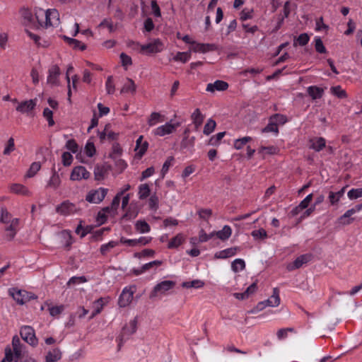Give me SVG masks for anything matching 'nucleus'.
I'll return each mask as SVG.
<instances>
[{
  "instance_id": "bf43d9fd",
  "label": "nucleus",
  "mask_w": 362,
  "mask_h": 362,
  "mask_svg": "<svg viewBox=\"0 0 362 362\" xmlns=\"http://www.w3.org/2000/svg\"><path fill=\"white\" fill-rule=\"evenodd\" d=\"M4 359L8 362H17L19 358H16L15 353L11 350V347L7 346L5 349V357Z\"/></svg>"
},
{
  "instance_id": "ea45409f",
  "label": "nucleus",
  "mask_w": 362,
  "mask_h": 362,
  "mask_svg": "<svg viewBox=\"0 0 362 362\" xmlns=\"http://www.w3.org/2000/svg\"><path fill=\"white\" fill-rule=\"evenodd\" d=\"M245 268V262L243 259L238 258L231 263V269L234 272H239Z\"/></svg>"
},
{
  "instance_id": "f704fd0d",
  "label": "nucleus",
  "mask_w": 362,
  "mask_h": 362,
  "mask_svg": "<svg viewBox=\"0 0 362 362\" xmlns=\"http://www.w3.org/2000/svg\"><path fill=\"white\" fill-rule=\"evenodd\" d=\"M163 121L164 117L160 113L153 112L151 114L147 122L150 127H153L158 123L163 122Z\"/></svg>"
},
{
  "instance_id": "f257e3e1",
  "label": "nucleus",
  "mask_w": 362,
  "mask_h": 362,
  "mask_svg": "<svg viewBox=\"0 0 362 362\" xmlns=\"http://www.w3.org/2000/svg\"><path fill=\"white\" fill-rule=\"evenodd\" d=\"M35 16L42 28L57 26L59 23V12L54 8L44 10L41 8H35Z\"/></svg>"
},
{
  "instance_id": "f3484780",
  "label": "nucleus",
  "mask_w": 362,
  "mask_h": 362,
  "mask_svg": "<svg viewBox=\"0 0 362 362\" xmlns=\"http://www.w3.org/2000/svg\"><path fill=\"white\" fill-rule=\"evenodd\" d=\"M311 256L308 254L302 255L298 257L292 263L288 264L287 269L292 271L301 267L304 264L310 260Z\"/></svg>"
},
{
  "instance_id": "a211bd4d",
  "label": "nucleus",
  "mask_w": 362,
  "mask_h": 362,
  "mask_svg": "<svg viewBox=\"0 0 362 362\" xmlns=\"http://www.w3.org/2000/svg\"><path fill=\"white\" fill-rule=\"evenodd\" d=\"M239 251L240 248L238 247H228L216 252L214 254V257L216 259H227L234 257Z\"/></svg>"
},
{
  "instance_id": "f8f14e48",
  "label": "nucleus",
  "mask_w": 362,
  "mask_h": 362,
  "mask_svg": "<svg viewBox=\"0 0 362 362\" xmlns=\"http://www.w3.org/2000/svg\"><path fill=\"white\" fill-rule=\"evenodd\" d=\"M90 176V173L86 168L81 165L76 166L73 168L70 179L73 181H81L82 180H88Z\"/></svg>"
},
{
  "instance_id": "69168bd1",
  "label": "nucleus",
  "mask_w": 362,
  "mask_h": 362,
  "mask_svg": "<svg viewBox=\"0 0 362 362\" xmlns=\"http://www.w3.org/2000/svg\"><path fill=\"white\" fill-rule=\"evenodd\" d=\"M62 160L64 166H69L73 161V156L70 152H64L62 156Z\"/></svg>"
},
{
  "instance_id": "79ce46f5",
  "label": "nucleus",
  "mask_w": 362,
  "mask_h": 362,
  "mask_svg": "<svg viewBox=\"0 0 362 362\" xmlns=\"http://www.w3.org/2000/svg\"><path fill=\"white\" fill-rule=\"evenodd\" d=\"M330 92L332 95L339 98H345L347 97L345 90H344L340 86L331 87Z\"/></svg>"
},
{
  "instance_id": "f03ea898",
  "label": "nucleus",
  "mask_w": 362,
  "mask_h": 362,
  "mask_svg": "<svg viewBox=\"0 0 362 362\" xmlns=\"http://www.w3.org/2000/svg\"><path fill=\"white\" fill-rule=\"evenodd\" d=\"M134 49L140 54L145 55L156 54L163 52L165 49L163 42L159 38H154L146 44L136 42Z\"/></svg>"
},
{
  "instance_id": "c9c22d12",
  "label": "nucleus",
  "mask_w": 362,
  "mask_h": 362,
  "mask_svg": "<svg viewBox=\"0 0 362 362\" xmlns=\"http://www.w3.org/2000/svg\"><path fill=\"white\" fill-rule=\"evenodd\" d=\"M83 154L88 158H92L96 153V149L93 142L91 140H88L83 151Z\"/></svg>"
},
{
  "instance_id": "49530a36",
  "label": "nucleus",
  "mask_w": 362,
  "mask_h": 362,
  "mask_svg": "<svg viewBox=\"0 0 362 362\" xmlns=\"http://www.w3.org/2000/svg\"><path fill=\"white\" fill-rule=\"evenodd\" d=\"M41 164L40 162H34L33 163L26 174L28 177H32L36 175V173L40 170Z\"/></svg>"
},
{
  "instance_id": "20e7f679",
  "label": "nucleus",
  "mask_w": 362,
  "mask_h": 362,
  "mask_svg": "<svg viewBox=\"0 0 362 362\" xmlns=\"http://www.w3.org/2000/svg\"><path fill=\"white\" fill-rule=\"evenodd\" d=\"M175 286V282L173 281L165 280L157 284L150 294L151 298H154L158 296L165 294L166 292L171 290Z\"/></svg>"
},
{
  "instance_id": "473e14b6",
  "label": "nucleus",
  "mask_w": 362,
  "mask_h": 362,
  "mask_svg": "<svg viewBox=\"0 0 362 362\" xmlns=\"http://www.w3.org/2000/svg\"><path fill=\"white\" fill-rule=\"evenodd\" d=\"M151 189L148 184H141L138 187V197L141 200L146 199L150 196Z\"/></svg>"
},
{
  "instance_id": "c03bdc74",
  "label": "nucleus",
  "mask_w": 362,
  "mask_h": 362,
  "mask_svg": "<svg viewBox=\"0 0 362 362\" xmlns=\"http://www.w3.org/2000/svg\"><path fill=\"white\" fill-rule=\"evenodd\" d=\"M271 120L276 123V125L279 127V125H283L287 122L288 119L286 115L281 114H274L270 117Z\"/></svg>"
},
{
  "instance_id": "7c9ffc66",
  "label": "nucleus",
  "mask_w": 362,
  "mask_h": 362,
  "mask_svg": "<svg viewBox=\"0 0 362 362\" xmlns=\"http://www.w3.org/2000/svg\"><path fill=\"white\" fill-rule=\"evenodd\" d=\"M136 91V85L133 80L127 78L121 88V93H134Z\"/></svg>"
},
{
  "instance_id": "052dcab7",
  "label": "nucleus",
  "mask_w": 362,
  "mask_h": 362,
  "mask_svg": "<svg viewBox=\"0 0 362 362\" xmlns=\"http://www.w3.org/2000/svg\"><path fill=\"white\" fill-rule=\"evenodd\" d=\"M351 215L346 211L342 216H341L338 221L340 224L346 226L349 225L354 221V218H351Z\"/></svg>"
},
{
  "instance_id": "0eeeda50",
  "label": "nucleus",
  "mask_w": 362,
  "mask_h": 362,
  "mask_svg": "<svg viewBox=\"0 0 362 362\" xmlns=\"http://www.w3.org/2000/svg\"><path fill=\"white\" fill-rule=\"evenodd\" d=\"M136 288L134 286L124 287L119 296L118 305L121 308L128 306L132 301Z\"/></svg>"
},
{
  "instance_id": "e2e57ef3",
  "label": "nucleus",
  "mask_w": 362,
  "mask_h": 362,
  "mask_svg": "<svg viewBox=\"0 0 362 362\" xmlns=\"http://www.w3.org/2000/svg\"><path fill=\"white\" fill-rule=\"evenodd\" d=\"M87 281V279L85 276H72L69 279V280L67 282L68 286L71 285H75V284H79L82 283H85Z\"/></svg>"
},
{
  "instance_id": "a878e982",
  "label": "nucleus",
  "mask_w": 362,
  "mask_h": 362,
  "mask_svg": "<svg viewBox=\"0 0 362 362\" xmlns=\"http://www.w3.org/2000/svg\"><path fill=\"white\" fill-rule=\"evenodd\" d=\"M137 329V320L136 318L131 320L127 323L122 329L123 336L127 335V337L133 334L136 332Z\"/></svg>"
},
{
  "instance_id": "a18cd8bd",
  "label": "nucleus",
  "mask_w": 362,
  "mask_h": 362,
  "mask_svg": "<svg viewBox=\"0 0 362 362\" xmlns=\"http://www.w3.org/2000/svg\"><path fill=\"white\" fill-rule=\"evenodd\" d=\"M119 57L122 66L125 70H127L128 68L132 64V57L124 52L120 54Z\"/></svg>"
},
{
  "instance_id": "58836bf2",
  "label": "nucleus",
  "mask_w": 362,
  "mask_h": 362,
  "mask_svg": "<svg viewBox=\"0 0 362 362\" xmlns=\"http://www.w3.org/2000/svg\"><path fill=\"white\" fill-rule=\"evenodd\" d=\"M191 58L190 52H178L175 56L173 57V59L175 62H180L182 63H186Z\"/></svg>"
},
{
  "instance_id": "13d9d810",
  "label": "nucleus",
  "mask_w": 362,
  "mask_h": 362,
  "mask_svg": "<svg viewBox=\"0 0 362 362\" xmlns=\"http://www.w3.org/2000/svg\"><path fill=\"white\" fill-rule=\"evenodd\" d=\"M251 235L255 240H262L267 237V231L263 228L253 230Z\"/></svg>"
},
{
  "instance_id": "4d7b16f0",
  "label": "nucleus",
  "mask_w": 362,
  "mask_h": 362,
  "mask_svg": "<svg viewBox=\"0 0 362 362\" xmlns=\"http://www.w3.org/2000/svg\"><path fill=\"white\" fill-rule=\"evenodd\" d=\"M43 117L47 119L48 122V125L49 127H52L54 124V121L53 119V112L48 107H46L43 110Z\"/></svg>"
},
{
  "instance_id": "9b49d317",
  "label": "nucleus",
  "mask_w": 362,
  "mask_h": 362,
  "mask_svg": "<svg viewBox=\"0 0 362 362\" xmlns=\"http://www.w3.org/2000/svg\"><path fill=\"white\" fill-rule=\"evenodd\" d=\"M59 76H60V69L59 67L53 64L49 66L48 69V75L47 78V83L52 86H59Z\"/></svg>"
},
{
  "instance_id": "b1692460",
  "label": "nucleus",
  "mask_w": 362,
  "mask_h": 362,
  "mask_svg": "<svg viewBox=\"0 0 362 362\" xmlns=\"http://www.w3.org/2000/svg\"><path fill=\"white\" fill-rule=\"evenodd\" d=\"M143 139V136H139L136 141L135 151H136V154H138L139 157L143 156V155L147 151L148 146V142L144 141Z\"/></svg>"
},
{
  "instance_id": "4c0bfd02",
  "label": "nucleus",
  "mask_w": 362,
  "mask_h": 362,
  "mask_svg": "<svg viewBox=\"0 0 362 362\" xmlns=\"http://www.w3.org/2000/svg\"><path fill=\"white\" fill-rule=\"evenodd\" d=\"M26 34L30 37V40H32L37 45L42 46V47H47L49 43L47 41L45 40H41V38L39 35H37L35 33H33L31 31L26 30Z\"/></svg>"
},
{
  "instance_id": "6e6d98bb",
  "label": "nucleus",
  "mask_w": 362,
  "mask_h": 362,
  "mask_svg": "<svg viewBox=\"0 0 362 362\" xmlns=\"http://www.w3.org/2000/svg\"><path fill=\"white\" fill-rule=\"evenodd\" d=\"M314 42H315V48L317 52H319L320 54H323V53L326 52V48L324 46L322 40L320 37L316 36L314 39Z\"/></svg>"
},
{
  "instance_id": "aec40b11",
  "label": "nucleus",
  "mask_w": 362,
  "mask_h": 362,
  "mask_svg": "<svg viewBox=\"0 0 362 362\" xmlns=\"http://www.w3.org/2000/svg\"><path fill=\"white\" fill-rule=\"evenodd\" d=\"M346 187H343L337 192L330 191L328 194V200L331 206H336L338 204L341 199L344 197Z\"/></svg>"
},
{
  "instance_id": "412c9836",
  "label": "nucleus",
  "mask_w": 362,
  "mask_h": 362,
  "mask_svg": "<svg viewBox=\"0 0 362 362\" xmlns=\"http://www.w3.org/2000/svg\"><path fill=\"white\" fill-rule=\"evenodd\" d=\"M60 243L65 248H69L73 243V238L70 230H64L59 233Z\"/></svg>"
},
{
  "instance_id": "c85d7f7f",
  "label": "nucleus",
  "mask_w": 362,
  "mask_h": 362,
  "mask_svg": "<svg viewBox=\"0 0 362 362\" xmlns=\"http://www.w3.org/2000/svg\"><path fill=\"white\" fill-rule=\"evenodd\" d=\"M307 92L313 100H316L322 97L324 89L316 86H310L308 88Z\"/></svg>"
},
{
  "instance_id": "8fccbe9b",
  "label": "nucleus",
  "mask_w": 362,
  "mask_h": 362,
  "mask_svg": "<svg viewBox=\"0 0 362 362\" xmlns=\"http://www.w3.org/2000/svg\"><path fill=\"white\" fill-rule=\"evenodd\" d=\"M347 197L350 200L362 197V188H352L347 192Z\"/></svg>"
},
{
  "instance_id": "ddd939ff",
  "label": "nucleus",
  "mask_w": 362,
  "mask_h": 362,
  "mask_svg": "<svg viewBox=\"0 0 362 362\" xmlns=\"http://www.w3.org/2000/svg\"><path fill=\"white\" fill-rule=\"evenodd\" d=\"M216 49V46L214 44L209 43H199L197 42H194V43L191 45V47L189 50L190 53H206L210 51H214Z\"/></svg>"
},
{
  "instance_id": "9d476101",
  "label": "nucleus",
  "mask_w": 362,
  "mask_h": 362,
  "mask_svg": "<svg viewBox=\"0 0 362 362\" xmlns=\"http://www.w3.org/2000/svg\"><path fill=\"white\" fill-rule=\"evenodd\" d=\"M280 302L279 291L278 288H274L272 295L267 300L259 303L257 307L260 310L267 306L277 307L280 304Z\"/></svg>"
},
{
  "instance_id": "423d86ee",
  "label": "nucleus",
  "mask_w": 362,
  "mask_h": 362,
  "mask_svg": "<svg viewBox=\"0 0 362 362\" xmlns=\"http://www.w3.org/2000/svg\"><path fill=\"white\" fill-rule=\"evenodd\" d=\"M107 194V189L99 187L96 189L90 190L88 192L86 197V200L92 204H99L105 197Z\"/></svg>"
},
{
  "instance_id": "37998d69",
  "label": "nucleus",
  "mask_w": 362,
  "mask_h": 362,
  "mask_svg": "<svg viewBox=\"0 0 362 362\" xmlns=\"http://www.w3.org/2000/svg\"><path fill=\"white\" fill-rule=\"evenodd\" d=\"M216 126V123L215 120L213 119H209L204 125L203 133L205 135H209L214 131Z\"/></svg>"
},
{
  "instance_id": "5701e85b",
  "label": "nucleus",
  "mask_w": 362,
  "mask_h": 362,
  "mask_svg": "<svg viewBox=\"0 0 362 362\" xmlns=\"http://www.w3.org/2000/svg\"><path fill=\"white\" fill-rule=\"evenodd\" d=\"M214 236H216L221 240H227L232 235L230 226L225 225L223 228L218 231H213Z\"/></svg>"
},
{
  "instance_id": "09e8293b",
  "label": "nucleus",
  "mask_w": 362,
  "mask_h": 362,
  "mask_svg": "<svg viewBox=\"0 0 362 362\" xmlns=\"http://www.w3.org/2000/svg\"><path fill=\"white\" fill-rule=\"evenodd\" d=\"M108 215L110 216V208L105 207L102 211H99L97 216V221L100 224L104 223Z\"/></svg>"
},
{
  "instance_id": "dca6fc26",
  "label": "nucleus",
  "mask_w": 362,
  "mask_h": 362,
  "mask_svg": "<svg viewBox=\"0 0 362 362\" xmlns=\"http://www.w3.org/2000/svg\"><path fill=\"white\" fill-rule=\"evenodd\" d=\"M228 84L224 81L216 80L214 83H209L207 84L206 90L214 93L215 91H223L227 90Z\"/></svg>"
},
{
  "instance_id": "72a5a7b5",
  "label": "nucleus",
  "mask_w": 362,
  "mask_h": 362,
  "mask_svg": "<svg viewBox=\"0 0 362 362\" xmlns=\"http://www.w3.org/2000/svg\"><path fill=\"white\" fill-rule=\"evenodd\" d=\"M204 281L200 279H194L192 281H184L182 284V286L185 288H194L197 289L204 287Z\"/></svg>"
},
{
  "instance_id": "39448f33",
  "label": "nucleus",
  "mask_w": 362,
  "mask_h": 362,
  "mask_svg": "<svg viewBox=\"0 0 362 362\" xmlns=\"http://www.w3.org/2000/svg\"><path fill=\"white\" fill-rule=\"evenodd\" d=\"M179 125L180 124L178 122L170 120L164 124L154 129L152 132L155 136H165L173 134L177 129Z\"/></svg>"
},
{
  "instance_id": "2eb2a0df",
  "label": "nucleus",
  "mask_w": 362,
  "mask_h": 362,
  "mask_svg": "<svg viewBox=\"0 0 362 362\" xmlns=\"http://www.w3.org/2000/svg\"><path fill=\"white\" fill-rule=\"evenodd\" d=\"M110 300V297L100 298L93 303V312L90 316V319L93 318L98 314L100 313L104 306Z\"/></svg>"
},
{
  "instance_id": "cd10ccee",
  "label": "nucleus",
  "mask_w": 362,
  "mask_h": 362,
  "mask_svg": "<svg viewBox=\"0 0 362 362\" xmlns=\"http://www.w3.org/2000/svg\"><path fill=\"white\" fill-rule=\"evenodd\" d=\"M191 118L192 120V123L194 124L195 128L198 129L202 124L204 116L201 112L199 108L194 110L191 115Z\"/></svg>"
},
{
  "instance_id": "774afa93",
  "label": "nucleus",
  "mask_w": 362,
  "mask_h": 362,
  "mask_svg": "<svg viewBox=\"0 0 362 362\" xmlns=\"http://www.w3.org/2000/svg\"><path fill=\"white\" fill-rule=\"evenodd\" d=\"M313 199V194H308L298 204L299 208L303 210L308 208L310 203Z\"/></svg>"
},
{
  "instance_id": "bb28decb",
  "label": "nucleus",
  "mask_w": 362,
  "mask_h": 362,
  "mask_svg": "<svg viewBox=\"0 0 362 362\" xmlns=\"http://www.w3.org/2000/svg\"><path fill=\"white\" fill-rule=\"evenodd\" d=\"M19 220L18 218H13L10 222V225L6 228L7 232L6 237L9 240H12L17 232Z\"/></svg>"
},
{
  "instance_id": "4468645a",
  "label": "nucleus",
  "mask_w": 362,
  "mask_h": 362,
  "mask_svg": "<svg viewBox=\"0 0 362 362\" xmlns=\"http://www.w3.org/2000/svg\"><path fill=\"white\" fill-rule=\"evenodd\" d=\"M76 210V206L69 201L62 202L57 207V212L63 216L71 215L74 214Z\"/></svg>"
},
{
  "instance_id": "6e6552de",
  "label": "nucleus",
  "mask_w": 362,
  "mask_h": 362,
  "mask_svg": "<svg viewBox=\"0 0 362 362\" xmlns=\"http://www.w3.org/2000/svg\"><path fill=\"white\" fill-rule=\"evenodd\" d=\"M37 103V99H30L18 103L16 110L21 114H25L28 116H33V110H35Z\"/></svg>"
},
{
  "instance_id": "a19ab883",
  "label": "nucleus",
  "mask_w": 362,
  "mask_h": 362,
  "mask_svg": "<svg viewBox=\"0 0 362 362\" xmlns=\"http://www.w3.org/2000/svg\"><path fill=\"white\" fill-rule=\"evenodd\" d=\"M118 245V242L111 240L100 246V252L103 255H106L112 248Z\"/></svg>"
},
{
  "instance_id": "2f4dec72",
  "label": "nucleus",
  "mask_w": 362,
  "mask_h": 362,
  "mask_svg": "<svg viewBox=\"0 0 362 362\" xmlns=\"http://www.w3.org/2000/svg\"><path fill=\"white\" fill-rule=\"evenodd\" d=\"M63 37L66 41V42L74 49L83 51L86 48L85 44L82 43L81 41L76 39L69 37L66 36H64Z\"/></svg>"
},
{
  "instance_id": "393cba45",
  "label": "nucleus",
  "mask_w": 362,
  "mask_h": 362,
  "mask_svg": "<svg viewBox=\"0 0 362 362\" xmlns=\"http://www.w3.org/2000/svg\"><path fill=\"white\" fill-rule=\"evenodd\" d=\"M10 191L12 193L23 195V196H29L30 195V192L29 189L24 185L21 184H12L10 186Z\"/></svg>"
},
{
  "instance_id": "6ab92c4d",
  "label": "nucleus",
  "mask_w": 362,
  "mask_h": 362,
  "mask_svg": "<svg viewBox=\"0 0 362 362\" xmlns=\"http://www.w3.org/2000/svg\"><path fill=\"white\" fill-rule=\"evenodd\" d=\"M309 148L315 152H320L326 146V140L323 137H313L309 140Z\"/></svg>"
},
{
  "instance_id": "c756f323",
  "label": "nucleus",
  "mask_w": 362,
  "mask_h": 362,
  "mask_svg": "<svg viewBox=\"0 0 362 362\" xmlns=\"http://www.w3.org/2000/svg\"><path fill=\"white\" fill-rule=\"evenodd\" d=\"M62 358V352L61 351L56 348L49 351L46 355L45 361L46 362H57L60 360Z\"/></svg>"
},
{
  "instance_id": "864d4df0",
  "label": "nucleus",
  "mask_w": 362,
  "mask_h": 362,
  "mask_svg": "<svg viewBox=\"0 0 362 362\" xmlns=\"http://www.w3.org/2000/svg\"><path fill=\"white\" fill-rule=\"evenodd\" d=\"M60 183H61V180H60L59 176L57 173H54L51 176L47 185L53 189H57L60 185Z\"/></svg>"
},
{
  "instance_id": "de8ad7c7",
  "label": "nucleus",
  "mask_w": 362,
  "mask_h": 362,
  "mask_svg": "<svg viewBox=\"0 0 362 362\" xmlns=\"http://www.w3.org/2000/svg\"><path fill=\"white\" fill-rule=\"evenodd\" d=\"M262 132L263 133L272 132L277 134L279 133V127L276 125V123L271 120V118L269 117L268 124L262 129Z\"/></svg>"
},
{
  "instance_id": "4be33fe9",
  "label": "nucleus",
  "mask_w": 362,
  "mask_h": 362,
  "mask_svg": "<svg viewBox=\"0 0 362 362\" xmlns=\"http://www.w3.org/2000/svg\"><path fill=\"white\" fill-rule=\"evenodd\" d=\"M186 239V236L182 233H177L175 237L171 238V240L168 242V249H175L179 246L182 245Z\"/></svg>"
},
{
  "instance_id": "5fc2aeb1",
  "label": "nucleus",
  "mask_w": 362,
  "mask_h": 362,
  "mask_svg": "<svg viewBox=\"0 0 362 362\" xmlns=\"http://www.w3.org/2000/svg\"><path fill=\"white\" fill-rule=\"evenodd\" d=\"M15 150V142L13 137L9 138L6 145L4 147L3 153L5 156H8L11 152Z\"/></svg>"
},
{
  "instance_id": "338daca9",
  "label": "nucleus",
  "mask_w": 362,
  "mask_h": 362,
  "mask_svg": "<svg viewBox=\"0 0 362 362\" xmlns=\"http://www.w3.org/2000/svg\"><path fill=\"white\" fill-rule=\"evenodd\" d=\"M225 134H226V132H218L215 136H213L210 139V141H209L210 144L212 146L218 145L219 144L220 141L223 138Z\"/></svg>"
},
{
  "instance_id": "0e129e2a",
  "label": "nucleus",
  "mask_w": 362,
  "mask_h": 362,
  "mask_svg": "<svg viewBox=\"0 0 362 362\" xmlns=\"http://www.w3.org/2000/svg\"><path fill=\"white\" fill-rule=\"evenodd\" d=\"M66 148L72 153H76L78 150V146L74 139H69L66 141Z\"/></svg>"
},
{
  "instance_id": "603ef678",
  "label": "nucleus",
  "mask_w": 362,
  "mask_h": 362,
  "mask_svg": "<svg viewBox=\"0 0 362 362\" xmlns=\"http://www.w3.org/2000/svg\"><path fill=\"white\" fill-rule=\"evenodd\" d=\"M121 197H122L119 196L117 194L116 196L112 199L111 206H108L110 208V216H113L114 214H116L117 210L119 206Z\"/></svg>"
},
{
  "instance_id": "3c124183",
  "label": "nucleus",
  "mask_w": 362,
  "mask_h": 362,
  "mask_svg": "<svg viewBox=\"0 0 362 362\" xmlns=\"http://www.w3.org/2000/svg\"><path fill=\"white\" fill-rule=\"evenodd\" d=\"M252 140L250 136H244L234 141V148L237 150H240L249 141Z\"/></svg>"
},
{
  "instance_id": "680f3d73",
  "label": "nucleus",
  "mask_w": 362,
  "mask_h": 362,
  "mask_svg": "<svg viewBox=\"0 0 362 362\" xmlns=\"http://www.w3.org/2000/svg\"><path fill=\"white\" fill-rule=\"evenodd\" d=\"M214 237V233L211 232L207 234L203 229L200 230L199 233V241L201 243H205Z\"/></svg>"
},
{
  "instance_id": "e433bc0d",
  "label": "nucleus",
  "mask_w": 362,
  "mask_h": 362,
  "mask_svg": "<svg viewBox=\"0 0 362 362\" xmlns=\"http://www.w3.org/2000/svg\"><path fill=\"white\" fill-rule=\"evenodd\" d=\"M135 229L140 233H147L150 232L151 227L146 221L139 220L135 223Z\"/></svg>"
},
{
  "instance_id": "1a4fd4ad",
  "label": "nucleus",
  "mask_w": 362,
  "mask_h": 362,
  "mask_svg": "<svg viewBox=\"0 0 362 362\" xmlns=\"http://www.w3.org/2000/svg\"><path fill=\"white\" fill-rule=\"evenodd\" d=\"M20 334L22 339L28 344L33 346H37L38 340L32 327L28 325L23 326L21 328Z\"/></svg>"
},
{
  "instance_id": "7ed1b4c3",
  "label": "nucleus",
  "mask_w": 362,
  "mask_h": 362,
  "mask_svg": "<svg viewBox=\"0 0 362 362\" xmlns=\"http://www.w3.org/2000/svg\"><path fill=\"white\" fill-rule=\"evenodd\" d=\"M8 293L13 300L20 305H23L30 300L37 298V296L35 294L17 288H10L8 290Z\"/></svg>"
}]
</instances>
